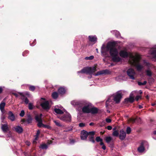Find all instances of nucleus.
I'll return each mask as SVG.
<instances>
[{
  "instance_id": "obj_1",
  "label": "nucleus",
  "mask_w": 156,
  "mask_h": 156,
  "mask_svg": "<svg viewBox=\"0 0 156 156\" xmlns=\"http://www.w3.org/2000/svg\"><path fill=\"white\" fill-rule=\"evenodd\" d=\"M112 46L110 48L109 54L112 57V60L115 62H118L121 60V58L118 56L119 52L117 49L115 47L116 43L115 41L112 42Z\"/></svg>"
},
{
  "instance_id": "obj_2",
  "label": "nucleus",
  "mask_w": 156,
  "mask_h": 156,
  "mask_svg": "<svg viewBox=\"0 0 156 156\" xmlns=\"http://www.w3.org/2000/svg\"><path fill=\"white\" fill-rule=\"evenodd\" d=\"M96 70L95 66H93L92 67H84L80 71H78L77 73L88 74L90 76H88V78L89 79H90L92 77L91 75L94 73Z\"/></svg>"
},
{
  "instance_id": "obj_3",
  "label": "nucleus",
  "mask_w": 156,
  "mask_h": 156,
  "mask_svg": "<svg viewBox=\"0 0 156 156\" xmlns=\"http://www.w3.org/2000/svg\"><path fill=\"white\" fill-rule=\"evenodd\" d=\"M92 104L86 101H83L80 106H83L82 112L84 113H89L90 109L92 107Z\"/></svg>"
},
{
  "instance_id": "obj_4",
  "label": "nucleus",
  "mask_w": 156,
  "mask_h": 156,
  "mask_svg": "<svg viewBox=\"0 0 156 156\" xmlns=\"http://www.w3.org/2000/svg\"><path fill=\"white\" fill-rule=\"evenodd\" d=\"M112 42H108L106 46L103 44L101 48V53L103 55H106L108 51H109L110 48L112 46Z\"/></svg>"
},
{
  "instance_id": "obj_5",
  "label": "nucleus",
  "mask_w": 156,
  "mask_h": 156,
  "mask_svg": "<svg viewBox=\"0 0 156 156\" xmlns=\"http://www.w3.org/2000/svg\"><path fill=\"white\" fill-rule=\"evenodd\" d=\"M94 133L93 132H88L86 130H83L81 132V139L83 140H86L87 137L89 135H93Z\"/></svg>"
},
{
  "instance_id": "obj_6",
  "label": "nucleus",
  "mask_w": 156,
  "mask_h": 156,
  "mask_svg": "<svg viewBox=\"0 0 156 156\" xmlns=\"http://www.w3.org/2000/svg\"><path fill=\"white\" fill-rule=\"evenodd\" d=\"M147 141L144 140L142 141L140 143V145L137 149L138 151L140 153H143L145 150L144 146L147 145Z\"/></svg>"
},
{
  "instance_id": "obj_7",
  "label": "nucleus",
  "mask_w": 156,
  "mask_h": 156,
  "mask_svg": "<svg viewBox=\"0 0 156 156\" xmlns=\"http://www.w3.org/2000/svg\"><path fill=\"white\" fill-rule=\"evenodd\" d=\"M61 120L66 122H70L71 120V116L69 113L64 115L60 117Z\"/></svg>"
},
{
  "instance_id": "obj_8",
  "label": "nucleus",
  "mask_w": 156,
  "mask_h": 156,
  "mask_svg": "<svg viewBox=\"0 0 156 156\" xmlns=\"http://www.w3.org/2000/svg\"><path fill=\"white\" fill-rule=\"evenodd\" d=\"M133 92H132L130 94L129 97V98H126L125 99V102L126 103H132L134 101L135 96L133 95Z\"/></svg>"
},
{
  "instance_id": "obj_9",
  "label": "nucleus",
  "mask_w": 156,
  "mask_h": 156,
  "mask_svg": "<svg viewBox=\"0 0 156 156\" xmlns=\"http://www.w3.org/2000/svg\"><path fill=\"white\" fill-rule=\"evenodd\" d=\"M127 75L129 77L130 79H134V76L135 74L134 70L132 68H130L128 69L127 71Z\"/></svg>"
},
{
  "instance_id": "obj_10",
  "label": "nucleus",
  "mask_w": 156,
  "mask_h": 156,
  "mask_svg": "<svg viewBox=\"0 0 156 156\" xmlns=\"http://www.w3.org/2000/svg\"><path fill=\"white\" fill-rule=\"evenodd\" d=\"M49 104L48 101H46L40 104V105L44 110H49L50 108Z\"/></svg>"
},
{
  "instance_id": "obj_11",
  "label": "nucleus",
  "mask_w": 156,
  "mask_h": 156,
  "mask_svg": "<svg viewBox=\"0 0 156 156\" xmlns=\"http://www.w3.org/2000/svg\"><path fill=\"white\" fill-rule=\"evenodd\" d=\"M122 98V94L121 93H117L116 94L114 97L113 100L116 103H119L120 102Z\"/></svg>"
},
{
  "instance_id": "obj_12",
  "label": "nucleus",
  "mask_w": 156,
  "mask_h": 156,
  "mask_svg": "<svg viewBox=\"0 0 156 156\" xmlns=\"http://www.w3.org/2000/svg\"><path fill=\"white\" fill-rule=\"evenodd\" d=\"M120 134L119 135V138L121 140H124L126 136V133L123 129H121L120 131Z\"/></svg>"
},
{
  "instance_id": "obj_13",
  "label": "nucleus",
  "mask_w": 156,
  "mask_h": 156,
  "mask_svg": "<svg viewBox=\"0 0 156 156\" xmlns=\"http://www.w3.org/2000/svg\"><path fill=\"white\" fill-rule=\"evenodd\" d=\"M110 73V72L109 70L108 69H105L98 72L96 73H95V75L96 76H97L103 74H109Z\"/></svg>"
},
{
  "instance_id": "obj_14",
  "label": "nucleus",
  "mask_w": 156,
  "mask_h": 156,
  "mask_svg": "<svg viewBox=\"0 0 156 156\" xmlns=\"http://www.w3.org/2000/svg\"><path fill=\"white\" fill-rule=\"evenodd\" d=\"M119 54L121 57L123 58L127 57L128 56V52L124 50L121 51L119 52Z\"/></svg>"
},
{
  "instance_id": "obj_15",
  "label": "nucleus",
  "mask_w": 156,
  "mask_h": 156,
  "mask_svg": "<svg viewBox=\"0 0 156 156\" xmlns=\"http://www.w3.org/2000/svg\"><path fill=\"white\" fill-rule=\"evenodd\" d=\"M32 119L31 116L29 115L27 119H23L22 120V121L24 123L27 122L28 124H30L32 122Z\"/></svg>"
},
{
  "instance_id": "obj_16",
  "label": "nucleus",
  "mask_w": 156,
  "mask_h": 156,
  "mask_svg": "<svg viewBox=\"0 0 156 156\" xmlns=\"http://www.w3.org/2000/svg\"><path fill=\"white\" fill-rule=\"evenodd\" d=\"M98 108L95 107H91L90 109V113L92 114H96L98 113Z\"/></svg>"
},
{
  "instance_id": "obj_17",
  "label": "nucleus",
  "mask_w": 156,
  "mask_h": 156,
  "mask_svg": "<svg viewBox=\"0 0 156 156\" xmlns=\"http://www.w3.org/2000/svg\"><path fill=\"white\" fill-rule=\"evenodd\" d=\"M140 56L137 53V71H140L143 68V67L139 64L138 63L140 59Z\"/></svg>"
},
{
  "instance_id": "obj_18",
  "label": "nucleus",
  "mask_w": 156,
  "mask_h": 156,
  "mask_svg": "<svg viewBox=\"0 0 156 156\" xmlns=\"http://www.w3.org/2000/svg\"><path fill=\"white\" fill-rule=\"evenodd\" d=\"M8 118L11 121H13L15 120L14 115L11 111H9L8 113Z\"/></svg>"
},
{
  "instance_id": "obj_19",
  "label": "nucleus",
  "mask_w": 156,
  "mask_h": 156,
  "mask_svg": "<svg viewBox=\"0 0 156 156\" xmlns=\"http://www.w3.org/2000/svg\"><path fill=\"white\" fill-rule=\"evenodd\" d=\"M82 102L83 101H73L71 102V104L73 106H80Z\"/></svg>"
},
{
  "instance_id": "obj_20",
  "label": "nucleus",
  "mask_w": 156,
  "mask_h": 156,
  "mask_svg": "<svg viewBox=\"0 0 156 156\" xmlns=\"http://www.w3.org/2000/svg\"><path fill=\"white\" fill-rule=\"evenodd\" d=\"M88 39L91 42H94L97 41V38L96 36H89Z\"/></svg>"
},
{
  "instance_id": "obj_21",
  "label": "nucleus",
  "mask_w": 156,
  "mask_h": 156,
  "mask_svg": "<svg viewBox=\"0 0 156 156\" xmlns=\"http://www.w3.org/2000/svg\"><path fill=\"white\" fill-rule=\"evenodd\" d=\"M94 132V134L93 135H89L88 136V138H89V140L90 142H92V143H94L95 142V141L94 140V135L95 134V132L94 131H92Z\"/></svg>"
},
{
  "instance_id": "obj_22",
  "label": "nucleus",
  "mask_w": 156,
  "mask_h": 156,
  "mask_svg": "<svg viewBox=\"0 0 156 156\" xmlns=\"http://www.w3.org/2000/svg\"><path fill=\"white\" fill-rule=\"evenodd\" d=\"M19 94L22 97V98H21L23 100L25 98V100H24V101L25 103L26 104H28L29 102V100L27 98L25 97V96L24 94H23L22 93L19 92Z\"/></svg>"
},
{
  "instance_id": "obj_23",
  "label": "nucleus",
  "mask_w": 156,
  "mask_h": 156,
  "mask_svg": "<svg viewBox=\"0 0 156 156\" xmlns=\"http://www.w3.org/2000/svg\"><path fill=\"white\" fill-rule=\"evenodd\" d=\"M129 61L132 65L136 67V54L135 55V58L134 59H133L132 61L129 60Z\"/></svg>"
},
{
  "instance_id": "obj_24",
  "label": "nucleus",
  "mask_w": 156,
  "mask_h": 156,
  "mask_svg": "<svg viewBox=\"0 0 156 156\" xmlns=\"http://www.w3.org/2000/svg\"><path fill=\"white\" fill-rule=\"evenodd\" d=\"M1 128L2 131L4 132H6L9 130V128L7 124H2Z\"/></svg>"
},
{
  "instance_id": "obj_25",
  "label": "nucleus",
  "mask_w": 156,
  "mask_h": 156,
  "mask_svg": "<svg viewBox=\"0 0 156 156\" xmlns=\"http://www.w3.org/2000/svg\"><path fill=\"white\" fill-rule=\"evenodd\" d=\"M15 130L17 133H22L23 131L22 128L19 126H17L15 128Z\"/></svg>"
},
{
  "instance_id": "obj_26",
  "label": "nucleus",
  "mask_w": 156,
  "mask_h": 156,
  "mask_svg": "<svg viewBox=\"0 0 156 156\" xmlns=\"http://www.w3.org/2000/svg\"><path fill=\"white\" fill-rule=\"evenodd\" d=\"M58 91L59 94L62 95L64 94L66 92L65 89L62 87L59 88L58 89Z\"/></svg>"
},
{
  "instance_id": "obj_27",
  "label": "nucleus",
  "mask_w": 156,
  "mask_h": 156,
  "mask_svg": "<svg viewBox=\"0 0 156 156\" xmlns=\"http://www.w3.org/2000/svg\"><path fill=\"white\" fill-rule=\"evenodd\" d=\"M52 97L54 99H57L58 97V93L56 92H54L52 94Z\"/></svg>"
},
{
  "instance_id": "obj_28",
  "label": "nucleus",
  "mask_w": 156,
  "mask_h": 156,
  "mask_svg": "<svg viewBox=\"0 0 156 156\" xmlns=\"http://www.w3.org/2000/svg\"><path fill=\"white\" fill-rule=\"evenodd\" d=\"M55 112L57 114H62L63 113V112L59 108H55L54 109Z\"/></svg>"
},
{
  "instance_id": "obj_29",
  "label": "nucleus",
  "mask_w": 156,
  "mask_h": 156,
  "mask_svg": "<svg viewBox=\"0 0 156 156\" xmlns=\"http://www.w3.org/2000/svg\"><path fill=\"white\" fill-rule=\"evenodd\" d=\"M146 73V75L149 76H151L152 75V73L151 71L150 70H147L145 71Z\"/></svg>"
},
{
  "instance_id": "obj_30",
  "label": "nucleus",
  "mask_w": 156,
  "mask_h": 156,
  "mask_svg": "<svg viewBox=\"0 0 156 156\" xmlns=\"http://www.w3.org/2000/svg\"><path fill=\"white\" fill-rule=\"evenodd\" d=\"M151 55L154 58H156V50H153L151 52Z\"/></svg>"
},
{
  "instance_id": "obj_31",
  "label": "nucleus",
  "mask_w": 156,
  "mask_h": 156,
  "mask_svg": "<svg viewBox=\"0 0 156 156\" xmlns=\"http://www.w3.org/2000/svg\"><path fill=\"white\" fill-rule=\"evenodd\" d=\"M5 104L4 102H2L0 104V109L2 111L3 110L5 106Z\"/></svg>"
},
{
  "instance_id": "obj_32",
  "label": "nucleus",
  "mask_w": 156,
  "mask_h": 156,
  "mask_svg": "<svg viewBox=\"0 0 156 156\" xmlns=\"http://www.w3.org/2000/svg\"><path fill=\"white\" fill-rule=\"evenodd\" d=\"M105 141H106V142L107 143H108L112 140V138L110 136L106 137L105 138Z\"/></svg>"
},
{
  "instance_id": "obj_33",
  "label": "nucleus",
  "mask_w": 156,
  "mask_h": 156,
  "mask_svg": "<svg viewBox=\"0 0 156 156\" xmlns=\"http://www.w3.org/2000/svg\"><path fill=\"white\" fill-rule=\"evenodd\" d=\"M112 135L113 136L118 137L119 136V133L118 130H115L113 131Z\"/></svg>"
},
{
  "instance_id": "obj_34",
  "label": "nucleus",
  "mask_w": 156,
  "mask_h": 156,
  "mask_svg": "<svg viewBox=\"0 0 156 156\" xmlns=\"http://www.w3.org/2000/svg\"><path fill=\"white\" fill-rule=\"evenodd\" d=\"M35 87L34 86L30 85L29 89L30 90L34 91L35 89Z\"/></svg>"
},
{
  "instance_id": "obj_35",
  "label": "nucleus",
  "mask_w": 156,
  "mask_h": 156,
  "mask_svg": "<svg viewBox=\"0 0 156 156\" xmlns=\"http://www.w3.org/2000/svg\"><path fill=\"white\" fill-rule=\"evenodd\" d=\"M35 119L37 122L42 120L41 118H40L39 116L37 115L35 116Z\"/></svg>"
},
{
  "instance_id": "obj_36",
  "label": "nucleus",
  "mask_w": 156,
  "mask_h": 156,
  "mask_svg": "<svg viewBox=\"0 0 156 156\" xmlns=\"http://www.w3.org/2000/svg\"><path fill=\"white\" fill-rule=\"evenodd\" d=\"M41 148L42 149H46L48 148V146L46 144H42L41 146Z\"/></svg>"
},
{
  "instance_id": "obj_37",
  "label": "nucleus",
  "mask_w": 156,
  "mask_h": 156,
  "mask_svg": "<svg viewBox=\"0 0 156 156\" xmlns=\"http://www.w3.org/2000/svg\"><path fill=\"white\" fill-rule=\"evenodd\" d=\"M147 83V82L146 81H144V82L143 83L139 81L137 82L138 85L140 86L145 85Z\"/></svg>"
},
{
  "instance_id": "obj_38",
  "label": "nucleus",
  "mask_w": 156,
  "mask_h": 156,
  "mask_svg": "<svg viewBox=\"0 0 156 156\" xmlns=\"http://www.w3.org/2000/svg\"><path fill=\"white\" fill-rule=\"evenodd\" d=\"M131 129L130 127H128L126 129V133L127 134H130L131 133Z\"/></svg>"
},
{
  "instance_id": "obj_39",
  "label": "nucleus",
  "mask_w": 156,
  "mask_h": 156,
  "mask_svg": "<svg viewBox=\"0 0 156 156\" xmlns=\"http://www.w3.org/2000/svg\"><path fill=\"white\" fill-rule=\"evenodd\" d=\"M106 124V122L104 120L102 122H100L99 124L100 126L102 127L105 126Z\"/></svg>"
},
{
  "instance_id": "obj_40",
  "label": "nucleus",
  "mask_w": 156,
  "mask_h": 156,
  "mask_svg": "<svg viewBox=\"0 0 156 156\" xmlns=\"http://www.w3.org/2000/svg\"><path fill=\"white\" fill-rule=\"evenodd\" d=\"M96 140L98 142H100L103 141V139H101L100 136H97L96 138Z\"/></svg>"
},
{
  "instance_id": "obj_41",
  "label": "nucleus",
  "mask_w": 156,
  "mask_h": 156,
  "mask_svg": "<svg viewBox=\"0 0 156 156\" xmlns=\"http://www.w3.org/2000/svg\"><path fill=\"white\" fill-rule=\"evenodd\" d=\"M38 124H37V126L39 127H41V126H43V125L44 124H43L42 123V121L41 120V121H39L38 122Z\"/></svg>"
},
{
  "instance_id": "obj_42",
  "label": "nucleus",
  "mask_w": 156,
  "mask_h": 156,
  "mask_svg": "<svg viewBox=\"0 0 156 156\" xmlns=\"http://www.w3.org/2000/svg\"><path fill=\"white\" fill-rule=\"evenodd\" d=\"M28 108L30 110H32L33 108V104L32 103H29L28 105Z\"/></svg>"
},
{
  "instance_id": "obj_43",
  "label": "nucleus",
  "mask_w": 156,
  "mask_h": 156,
  "mask_svg": "<svg viewBox=\"0 0 156 156\" xmlns=\"http://www.w3.org/2000/svg\"><path fill=\"white\" fill-rule=\"evenodd\" d=\"M94 58V56L93 55H91L89 57H86L85 59L86 60L89 59L92 60Z\"/></svg>"
},
{
  "instance_id": "obj_44",
  "label": "nucleus",
  "mask_w": 156,
  "mask_h": 156,
  "mask_svg": "<svg viewBox=\"0 0 156 156\" xmlns=\"http://www.w3.org/2000/svg\"><path fill=\"white\" fill-rule=\"evenodd\" d=\"M136 119V118L134 119L133 118H132L129 119V121L133 123L135 122Z\"/></svg>"
},
{
  "instance_id": "obj_45",
  "label": "nucleus",
  "mask_w": 156,
  "mask_h": 156,
  "mask_svg": "<svg viewBox=\"0 0 156 156\" xmlns=\"http://www.w3.org/2000/svg\"><path fill=\"white\" fill-rule=\"evenodd\" d=\"M43 127L45 128H46L48 129H49L51 128V127H50V126H49L48 125H45V124L43 125Z\"/></svg>"
},
{
  "instance_id": "obj_46",
  "label": "nucleus",
  "mask_w": 156,
  "mask_h": 156,
  "mask_svg": "<svg viewBox=\"0 0 156 156\" xmlns=\"http://www.w3.org/2000/svg\"><path fill=\"white\" fill-rule=\"evenodd\" d=\"M85 126V123L83 122L80 123L79 124V126L81 127H84V126Z\"/></svg>"
},
{
  "instance_id": "obj_47",
  "label": "nucleus",
  "mask_w": 156,
  "mask_h": 156,
  "mask_svg": "<svg viewBox=\"0 0 156 156\" xmlns=\"http://www.w3.org/2000/svg\"><path fill=\"white\" fill-rule=\"evenodd\" d=\"M25 112L24 111L22 110L21 111L20 113V115L21 117H23L24 115Z\"/></svg>"
},
{
  "instance_id": "obj_48",
  "label": "nucleus",
  "mask_w": 156,
  "mask_h": 156,
  "mask_svg": "<svg viewBox=\"0 0 156 156\" xmlns=\"http://www.w3.org/2000/svg\"><path fill=\"white\" fill-rule=\"evenodd\" d=\"M29 51H25L23 53V55L24 56H26V54H28Z\"/></svg>"
},
{
  "instance_id": "obj_49",
  "label": "nucleus",
  "mask_w": 156,
  "mask_h": 156,
  "mask_svg": "<svg viewBox=\"0 0 156 156\" xmlns=\"http://www.w3.org/2000/svg\"><path fill=\"white\" fill-rule=\"evenodd\" d=\"M54 122L55 124L56 125L58 126H61V125L60 124V123L56 121H54Z\"/></svg>"
},
{
  "instance_id": "obj_50",
  "label": "nucleus",
  "mask_w": 156,
  "mask_h": 156,
  "mask_svg": "<svg viewBox=\"0 0 156 156\" xmlns=\"http://www.w3.org/2000/svg\"><path fill=\"white\" fill-rule=\"evenodd\" d=\"M141 123V119L140 118L137 117V123L140 124Z\"/></svg>"
},
{
  "instance_id": "obj_51",
  "label": "nucleus",
  "mask_w": 156,
  "mask_h": 156,
  "mask_svg": "<svg viewBox=\"0 0 156 156\" xmlns=\"http://www.w3.org/2000/svg\"><path fill=\"white\" fill-rule=\"evenodd\" d=\"M111 119H109V118H107L106 119V123H110L111 122Z\"/></svg>"
},
{
  "instance_id": "obj_52",
  "label": "nucleus",
  "mask_w": 156,
  "mask_h": 156,
  "mask_svg": "<svg viewBox=\"0 0 156 156\" xmlns=\"http://www.w3.org/2000/svg\"><path fill=\"white\" fill-rule=\"evenodd\" d=\"M110 98H108V100L106 101V103H105V104H106V106H108V103L110 101Z\"/></svg>"
},
{
  "instance_id": "obj_53",
  "label": "nucleus",
  "mask_w": 156,
  "mask_h": 156,
  "mask_svg": "<svg viewBox=\"0 0 156 156\" xmlns=\"http://www.w3.org/2000/svg\"><path fill=\"white\" fill-rule=\"evenodd\" d=\"M40 131L39 130H38L37 131V133H36V137H37L38 136L39 134H40Z\"/></svg>"
},
{
  "instance_id": "obj_54",
  "label": "nucleus",
  "mask_w": 156,
  "mask_h": 156,
  "mask_svg": "<svg viewBox=\"0 0 156 156\" xmlns=\"http://www.w3.org/2000/svg\"><path fill=\"white\" fill-rule=\"evenodd\" d=\"M107 129L108 130H111L112 129V127L111 126H108L107 127Z\"/></svg>"
},
{
  "instance_id": "obj_55",
  "label": "nucleus",
  "mask_w": 156,
  "mask_h": 156,
  "mask_svg": "<svg viewBox=\"0 0 156 156\" xmlns=\"http://www.w3.org/2000/svg\"><path fill=\"white\" fill-rule=\"evenodd\" d=\"M3 90V89L2 87L0 86V94L2 93Z\"/></svg>"
},
{
  "instance_id": "obj_56",
  "label": "nucleus",
  "mask_w": 156,
  "mask_h": 156,
  "mask_svg": "<svg viewBox=\"0 0 156 156\" xmlns=\"http://www.w3.org/2000/svg\"><path fill=\"white\" fill-rule=\"evenodd\" d=\"M142 97L141 96L137 95V101L139 99H141Z\"/></svg>"
},
{
  "instance_id": "obj_57",
  "label": "nucleus",
  "mask_w": 156,
  "mask_h": 156,
  "mask_svg": "<svg viewBox=\"0 0 156 156\" xmlns=\"http://www.w3.org/2000/svg\"><path fill=\"white\" fill-rule=\"evenodd\" d=\"M70 143L71 144H73L74 143L75 141L73 139H70Z\"/></svg>"
},
{
  "instance_id": "obj_58",
  "label": "nucleus",
  "mask_w": 156,
  "mask_h": 156,
  "mask_svg": "<svg viewBox=\"0 0 156 156\" xmlns=\"http://www.w3.org/2000/svg\"><path fill=\"white\" fill-rule=\"evenodd\" d=\"M72 130H73V128H71L70 129H66V130H64V131L65 132H68V131H72Z\"/></svg>"
},
{
  "instance_id": "obj_59",
  "label": "nucleus",
  "mask_w": 156,
  "mask_h": 156,
  "mask_svg": "<svg viewBox=\"0 0 156 156\" xmlns=\"http://www.w3.org/2000/svg\"><path fill=\"white\" fill-rule=\"evenodd\" d=\"M72 130H73V128H71L70 129H66V130H64V131L65 132H68V131H72Z\"/></svg>"
},
{
  "instance_id": "obj_60",
  "label": "nucleus",
  "mask_w": 156,
  "mask_h": 156,
  "mask_svg": "<svg viewBox=\"0 0 156 156\" xmlns=\"http://www.w3.org/2000/svg\"><path fill=\"white\" fill-rule=\"evenodd\" d=\"M12 94L14 95L16 97H18V95L16 93H13Z\"/></svg>"
},
{
  "instance_id": "obj_61",
  "label": "nucleus",
  "mask_w": 156,
  "mask_h": 156,
  "mask_svg": "<svg viewBox=\"0 0 156 156\" xmlns=\"http://www.w3.org/2000/svg\"><path fill=\"white\" fill-rule=\"evenodd\" d=\"M36 40L35 39L34 40V41L33 42V43L32 44H31V46L34 45L36 44Z\"/></svg>"
},
{
  "instance_id": "obj_62",
  "label": "nucleus",
  "mask_w": 156,
  "mask_h": 156,
  "mask_svg": "<svg viewBox=\"0 0 156 156\" xmlns=\"http://www.w3.org/2000/svg\"><path fill=\"white\" fill-rule=\"evenodd\" d=\"M142 131V129L141 128H139L138 130H137V132L140 133Z\"/></svg>"
},
{
  "instance_id": "obj_63",
  "label": "nucleus",
  "mask_w": 156,
  "mask_h": 156,
  "mask_svg": "<svg viewBox=\"0 0 156 156\" xmlns=\"http://www.w3.org/2000/svg\"><path fill=\"white\" fill-rule=\"evenodd\" d=\"M106 146H105L104 144L102 146V148L104 150H105L106 149Z\"/></svg>"
},
{
  "instance_id": "obj_64",
  "label": "nucleus",
  "mask_w": 156,
  "mask_h": 156,
  "mask_svg": "<svg viewBox=\"0 0 156 156\" xmlns=\"http://www.w3.org/2000/svg\"><path fill=\"white\" fill-rule=\"evenodd\" d=\"M104 144V143H103V141H101L100 142V145L101 146L103 145Z\"/></svg>"
}]
</instances>
